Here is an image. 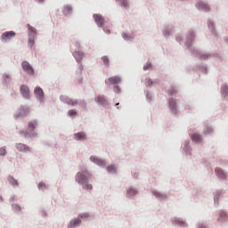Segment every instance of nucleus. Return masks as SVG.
<instances>
[{
    "label": "nucleus",
    "mask_w": 228,
    "mask_h": 228,
    "mask_svg": "<svg viewBox=\"0 0 228 228\" xmlns=\"http://www.w3.org/2000/svg\"><path fill=\"white\" fill-rule=\"evenodd\" d=\"M91 177L92 174H90L86 170H84L77 174L76 182L78 183V184H85V183H88V179H90Z\"/></svg>",
    "instance_id": "f257e3e1"
},
{
    "label": "nucleus",
    "mask_w": 228,
    "mask_h": 228,
    "mask_svg": "<svg viewBox=\"0 0 228 228\" xmlns=\"http://www.w3.org/2000/svg\"><path fill=\"white\" fill-rule=\"evenodd\" d=\"M21 67H22L23 70L25 72H27V74H29L30 76H33V74H35V71L33 70V67H31L29 62H28L26 61H23L21 64Z\"/></svg>",
    "instance_id": "f03ea898"
},
{
    "label": "nucleus",
    "mask_w": 228,
    "mask_h": 228,
    "mask_svg": "<svg viewBox=\"0 0 228 228\" xmlns=\"http://www.w3.org/2000/svg\"><path fill=\"white\" fill-rule=\"evenodd\" d=\"M120 81H121L120 77L114 76L105 80V85H118Z\"/></svg>",
    "instance_id": "7ed1b4c3"
},
{
    "label": "nucleus",
    "mask_w": 228,
    "mask_h": 228,
    "mask_svg": "<svg viewBox=\"0 0 228 228\" xmlns=\"http://www.w3.org/2000/svg\"><path fill=\"white\" fill-rule=\"evenodd\" d=\"M20 92L24 99H29V87L26 85H22L20 88Z\"/></svg>",
    "instance_id": "20e7f679"
},
{
    "label": "nucleus",
    "mask_w": 228,
    "mask_h": 228,
    "mask_svg": "<svg viewBox=\"0 0 228 228\" xmlns=\"http://www.w3.org/2000/svg\"><path fill=\"white\" fill-rule=\"evenodd\" d=\"M94 22H96L98 28L104 26V18L100 14H94Z\"/></svg>",
    "instance_id": "39448f33"
},
{
    "label": "nucleus",
    "mask_w": 228,
    "mask_h": 228,
    "mask_svg": "<svg viewBox=\"0 0 228 228\" xmlns=\"http://www.w3.org/2000/svg\"><path fill=\"white\" fill-rule=\"evenodd\" d=\"M90 161H92V163H94L95 165H98V167H106V162L95 156H91Z\"/></svg>",
    "instance_id": "423d86ee"
},
{
    "label": "nucleus",
    "mask_w": 228,
    "mask_h": 228,
    "mask_svg": "<svg viewBox=\"0 0 228 228\" xmlns=\"http://www.w3.org/2000/svg\"><path fill=\"white\" fill-rule=\"evenodd\" d=\"M61 101L65 102V104H69V106H76V104H77V100H72L67 96H61Z\"/></svg>",
    "instance_id": "0eeeda50"
},
{
    "label": "nucleus",
    "mask_w": 228,
    "mask_h": 228,
    "mask_svg": "<svg viewBox=\"0 0 228 228\" xmlns=\"http://www.w3.org/2000/svg\"><path fill=\"white\" fill-rule=\"evenodd\" d=\"M15 32L13 31H7L2 34V40H4V42H6V40H12V38H13L15 37Z\"/></svg>",
    "instance_id": "6e6552de"
},
{
    "label": "nucleus",
    "mask_w": 228,
    "mask_h": 228,
    "mask_svg": "<svg viewBox=\"0 0 228 228\" xmlns=\"http://www.w3.org/2000/svg\"><path fill=\"white\" fill-rule=\"evenodd\" d=\"M95 102H97V104L100 106H105V104H108V100H106V96L99 95L96 97Z\"/></svg>",
    "instance_id": "1a4fd4ad"
},
{
    "label": "nucleus",
    "mask_w": 228,
    "mask_h": 228,
    "mask_svg": "<svg viewBox=\"0 0 228 228\" xmlns=\"http://www.w3.org/2000/svg\"><path fill=\"white\" fill-rule=\"evenodd\" d=\"M16 149L20 152H29V147L24 143H16Z\"/></svg>",
    "instance_id": "9d476101"
},
{
    "label": "nucleus",
    "mask_w": 228,
    "mask_h": 228,
    "mask_svg": "<svg viewBox=\"0 0 228 228\" xmlns=\"http://www.w3.org/2000/svg\"><path fill=\"white\" fill-rule=\"evenodd\" d=\"M215 173L220 179H227V175L220 167H216Z\"/></svg>",
    "instance_id": "9b49d317"
},
{
    "label": "nucleus",
    "mask_w": 228,
    "mask_h": 228,
    "mask_svg": "<svg viewBox=\"0 0 228 228\" xmlns=\"http://www.w3.org/2000/svg\"><path fill=\"white\" fill-rule=\"evenodd\" d=\"M73 56L76 59V61L79 62L83 60L85 53L83 52L76 51L73 53Z\"/></svg>",
    "instance_id": "f8f14e48"
},
{
    "label": "nucleus",
    "mask_w": 228,
    "mask_h": 228,
    "mask_svg": "<svg viewBox=\"0 0 228 228\" xmlns=\"http://www.w3.org/2000/svg\"><path fill=\"white\" fill-rule=\"evenodd\" d=\"M169 109L172 113H177V103L174 100H169Z\"/></svg>",
    "instance_id": "ddd939ff"
},
{
    "label": "nucleus",
    "mask_w": 228,
    "mask_h": 228,
    "mask_svg": "<svg viewBox=\"0 0 228 228\" xmlns=\"http://www.w3.org/2000/svg\"><path fill=\"white\" fill-rule=\"evenodd\" d=\"M74 136L77 141L86 140V134H85V132L77 133Z\"/></svg>",
    "instance_id": "4468645a"
},
{
    "label": "nucleus",
    "mask_w": 228,
    "mask_h": 228,
    "mask_svg": "<svg viewBox=\"0 0 228 228\" xmlns=\"http://www.w3.org/2000/svg\"><path fill=\"white\" fill-rule=\"evenodd\" d=\"M192 142H195L196 143H200V142H202V135H200V134H193L191 136Z\"/></svg>",
    "instance_id": "2eb2a0df"
},
{
    "label": "nucleus",
    "mask_w": 228,
    "mask_h": 228,
    "mask_svg": "<svg viewBox=\"0 0 228 228\" xmlns=\"http://www.w3.org/2000/svg\"><path fill=\"white\" fill-rule=\"evenodd\" d=\"M28 113H29V109H21L20 110V112L18 114H16V118H19L20 117H26V115H28Z\"/></svg>",
    "instance_id": "dca6fc26"
},
{
    "label": "nucleus",
    "mask_w": 228,
    "mask_h": 228,
    "mask_svg": "<svg viewBox=\"0 0 228 228\" xmlns=\"http://www.w3.org/2000/svg\"><path fill=\"white\" fill-rule=\"evenodd\" d=\"M81 224V219L75 218L69 222V227H77Z\"/></svg>",
    "instance_id": "f3484780"
},
{
    "label": "nucleus",
    "mask_w": 228,
    "mask_h": 228,
    "mask_svg": "<svg viewBox=\"0 0 228 228\" xmlns=\"http://www.w3.org/2000/svg\"><path fill=\"white\" fill-rule=\"evenodd\" d=\"M34 93L39 99H42V97H44V90H42V88L40 87H36Z\"/></svg>",
    "instance_id": "a211bd4d"
},
{
    "label": "nucleus",
    "mask_w": 228,
    "mask_h": 228,
    "mask_svg": "<svg viewBox=\"0 0 228 228\" xmlns=\"http://www.w3.org/2000/svg\"><path fill=\"white\" fill-rule=\"evenodd\" d=\"M37 126H38V123H37V121H29L28 122V129L30 131H35V129H37Z\"/></svg>",
    "instance_id": "6ab92c4d"
},
{
    "label": "nucleus",
    "mask_w": 228,
    "mask_h": 228,
    "mask_svg": "<svg viewBox=\"0 0 228 228\" xmlns=\"http://www.w3.org/2000/svg\"><path fill=\"white\" fill-rule=\"evenodd\" d=\"M217 220H219L221 222H224V220H227V213H225L224 211H220L219 217Z\"/></svg>",
    "instance_id": "aec40b11"
},
{
    "label": "nucleus",
    "mask_w": 228,
    "mask_h": 228,
    "mask_svg": "<svg viewBox=\"0 0 228 228\" xmlns=\"http://www.w3.org/2000/svg\"><path fill=\"white\" fill-rule=\"evenodd\" d=\"M9 183L12 184V186H19V182H17L13 176L9 177Z\"/></svg>",
    "instance_id": "412c9836"
},
{
    "label": "nucleus",
    "mask_w": 228,
    "mask_h": 228,
    "mask_svg": "<svg viewBox=\"0 0 228 228\" xmlns=\"http://www.w3.org/2000/svg\"><path fill=\"white\" fill-rule=\"evenodd\" d=\"M136 193H138V191L136 190H134V189H129L126 191L127 197H133L134 195H136Z\"/></svg>",
    "instance_id": "4be33fe9"
},
{
    "label": "nucleus",
    "mask_w": 228,
    "mask_h": 228,
    "mask_svg": "<svg viewBox=\"0 0 228 228\" xmlns=\"http://www.w3.org/2000/svg\"><path fill=\"white\" fill-rule=\"evenodd\" d=\"M71 12H72V7L69 5L65 6L63 9L64 15H69V13H71Z\"/></svg>",
    "instance_id": "5701e85b"
},
{
    "label": "nucleus",
    "mask_w": 228,
    "mask_h": 228,
    "mask_svg": "<svg viewBox=\"0 0 228 228\" xmlns=\"http://www.w3.org/2000/svg\"><path fill=\"white\" fill-rule=\"evenodd\" d=\"M153 195H155V197H157V199H167V195L161 194L159 191H153Z\"/></svg>",
    "instance_id": "b1692460"
},
{
    "label": "nucleus",
    "mask_w": 228,
    "mask_h": 228,
    "mask_svg": "<svg viewBox=\"0 0 228 228\" xmlns=\"http://www.w3.org/2000/svg\"><path fill=\"white\" fill-rule=\"evenodd\" d=\"M116 1H118L121 6H124L125 8H127V6H129V2L127 0H116Z\"/></svg>",
    "instance_id": "393cba45"
},
{
    "label": "nucleus",
    "mask_w": 228,
    "mask_h": 228,
    "mask_svg": "<svg viewBox=\"0 0 228 228\" xmlns=\"http://www.w3.org/2000/svg\"><path fill=\"white\" fill-rule=\"evenodd\" d=\"M102 60L106 67H110V59L108 56L102 57Z\"/></svg>",
    "instance_id": "a878e982"
},
{
    "label": "nucleus",
    "mask_w": 228,
    "mask_h": 228,
    "mask_svg": "<svg viewBox=\"0 0 228 228\" xmlns=\"http://www.w3.org/2000/svg\"><path fill=\"white\" fill-rule=\"evenodd\" d=\"M199 6L201 10H205V12H208V10H209V6L207 5V4L200 3Z\"/></svg>",
    "instance_id": "bb28decb"
},
{
    "label": "nucleus",
    "mask_w": 228,
    "mask_h": 228,
    "mask_svg": "<svg viewBox=\"0 0 228 228\" xmlns=\"http://www.w3.org/2000/svg\"><path fill=\"white\" fill-rule=\"evenodd\" d=\"M83 190H93V186L90 183H86V182L84 183V185L82 186Z\"/></svg>",
    "instance_id": "cd10ccee"
},
{
    "label": "nucleus",
    "mask_w": 228,
    "mask_h": 228,
    "mask_svg": "<svg viewBox=\"0 0 228 228\" xmlns=\"http://www.w3.org/2000/svg\"><path fill=\"white\" fill-rule=\"evenodd\" d=\"M0 156H6V147L0 148Z\"/></svg>",
    "instance_id": "c85d7f7f"
},
{
    "label": "nucleus",
    "mask_w": 228,
    "mask_h": 228,
    "mask_svg": "<svg viewBox=\"0 0 228 228\" xmlns=\"http://www.w3.org/2000/svg\"><path fill=\"white\" fill-rule=\"evenodd\" d=\"M68 115L69 117H74V115H77V112H76V110H69Z\"/></svg>",
    "instance_id": "c756f323"
},
{
    "label": "nucleus",
    "mask_w": 228,
    "mask_h": 228,
    "mask_svg": "<svg viewBox=\"0 0 228 228\" xmlns=\"http://www.w3.org/2000/svg\"><path fill=\"white\" fill-rule=\"evenodd\" d=\"M113 90L115 94H120V87L118 86H114Z\"/></svg>",
    "instance_id": "7c9ffc66"
},
{
    "label": "nucleus",
    "mask_w": 228,
    "mask_h": 228,
    "mask_svg": "<svg viewBox=\"0 0 228 228\" xmlns=\"http://www.w3.org/2000/svg\"><path fill=\"white\" fill-rule=\"evenodd\" d=\"M107 172H115V166H109L107 167Z\"/></svg>",
    "instance_id": "2f4dec72"
},
{
    "label": "nucleus",
    "mask_w": 228,
    "mask_h": 228,
    "mask_svg": "<svg viewBox=\"0 0 228 228\" xmlns=\"http://www.w3.org/2000/svg\"><path fill=\"white\" fill-rule=\"evenodd\" d=\"M28 28L30 33H37V29L35 28L31 27L30 25H28Z\"/></svg>",
    "instance_id": "473e14b6"
},
{
    "label": "nucleus",
    "mask_w": 228,
    "mask_h": 228,
    "mask_svg": "<svg viewBox=\"0 0 228 228\" xmlns=\"http://www.w3.org/2000/svg\"><path fill=\"white\" fill-rule=\"evenodd\" d=\"M38 188L39 190H42V188H45V183L44 182L39 183Z\"/></svg>",
    "instance_id": "72a5a7b5"
},
{
    "label": "nucleus",
    "mask_w": 228,
    "mask_h": 228,
    "mask_svg": "<svg viewBox=\"0 0 228 228\" xmlns=\"http://www.w3.org/2000/svg\"><path fill=\"white\" fill-rule=\"evenodd\" d=\"M151 67H152L151 64H146V65H144V67H143V70H149V69H151Z\"/></svg>",
    "instance_id": "f704fd0d"
},
{
    "label": "nucleus",
    "mask_w": 228,
    "mask_h": 228,
    "mask_svg": "<svg viewBox=\"0 0 228 228\" xmlns=\"http://www.w3.org/2000/svg\"><path fill=\"white\" fill-rule=\"evenodd\" d=\"M122 37H123L124 40H129V38H131V37H129V35H127V34H123Z\"/></svg>",
    "instance_id": "c9c22d12"
},
{
    "label": "nucleus",
    "mask_w": 228,
    "mask_h": 228,
    "mask_svg": "<svg viewBox=\"0 0 228 228\" xmlns=\"http://www.w3.org/2000/svg\"><path fill=\"white\" fill-rule=\"evenodd\" d=\"M169 94L170 95H174L175 94V87H172Z\"/></svg>",
    "instance_id": "e433bc0d"
},
{
    "label": "nucleus",
    "mask_w": 228,
    "mask_h": 228,
    "mask_svg": "<svg viewBox=\"0 0 228 228\" xmlns=\"http://www.w3.org/2000/svg\"><path fill=\"white\" fill-rule=\"evenodd\" d=\"M206 133H213V129L208 128V129L206 130Z\"/></svg>",
    "instance_id": "4c0bfd02"
},
{
    "label": "nucleus",
    "mask_w": 228,
    "mask_h": 228,
    "mask_svg": "<svg viewBox=\"0 0 228 228\" xmlns=\"http://www.w3.org/2000/svg\"><path fill=\"white\" fill-rule=\"evenodd\" d=\"M20 134H23V136H28V132H20Z\"/></svg>",
    "instance_id": "58836bf2"
},
{
    "label": "nucleus",
    "mask_w": 228,
    "mask_h": 228,
    "mask_svg": "<svg viewBox=\"0 0 228 228\" xmlns=\"http://www.w3.org/2000/svg\"><path fill=\"white\" fill-rule=\"evenodd\" d=\"M105 33H107V35H110V33H111V31H110V29H104Z\"/></svg>",
    "instance_id": "ea45409f"
},
{
    "label": "nucleus",
    "mask_w": 228,
    "mask_h": 228,
    "mask_svg": "<svg viewBox=\"0 0 228 228\" xmlns=\"http://www.w3.org/2000/svg\"><path fill=\"white\" fill-rule=\"evenodd\" d=\"M222 92H224L225 94V92H227V87H223Z\"/></svg>",
    "instance_id": "a19ab883"
},
{
    "label": "nucleus",
    "mask_w": 228,
    "mask_h": 228,
    "mask_svg": "<svg viewBox=\"0 0 228 228\" xmlns=\"http://www.w3.org/2000/svg\"><path fill=\"white\" fill-rule=\"evenodd\" d=\"M148 85L151 86L152 85V80L149 79Z\"/></svg>",
    "instance_id": "79ce46f5"
},
{
    "label": "nucleus",
    "mask_w": 228,
    "mask_h": 228,
    "mask_svg": "<svg viewBox=\"0 0 228 228\" xmlns=\"http://www.w3.org/2000/svg\"><path fill=\"white\" fill-rule=\"evenodd\" d=\"M29 44H30V45H33V44H35V41L30 40Z\"/></svg>",
    "instance_id": "37998d69"
},
{
    "label": "nucleus",
    "mask_w": 228,
    "mask_h": 228,
    "mask_svg": "<svg viewBox=\"0 0 228 228\" xmlns=\"http://www.w3.org/2000/svg\"><path fill=\"white\" fill-rule=\"evenodd\" d=\"M5 77H6L7 79H10V76H9V75H7Z\"/></svg>",
    "instance_id": "c03bdc74"
},
{
    "label": "nucleus",
    "mask_w": 228,
    "mask_h": 228,
    "mask_svg": "<svg viewBox=\"0 0 228 228\" xmlns=\"http://www.w3.org/2000/svg\"><path fill=\"white\" fill-rule=\"evenodd\" d=\"M83 216H86V215H82V216H81V218H83Z\"/></svg>",
    "instance_id": "a18cd8bd"
},
{
    "label": "nucleus",
    "mask_w": 228,
    "mask_h": 228,
    "mask_svg": "<svg viewBox=\"0 0 228 228\" xmlns=\"http://www.w3.org/2000/svg\"><path fill=\"white\" fill-rule=\"evenodd\" d=\"M118 104H120V103H118H118H116V106H118Z\"/></svg>",
    "instance_id": "49530a36"
},
{
    "label": "nucleus",
    "mask_w": 228,
    "mask_h": 228,
    "mask_svg": "<svg viewBox=\"0 0 228 228\" xmlns=\"http://www.w3.org/2000/svg\"><path fill=\"white\" fill-rule=\"evenodd\" d=\"M39 1H40V3H43L44 0H39Z\"/></svg>",
    "instance_id": "de8ad7c7"
}]
</instances>
